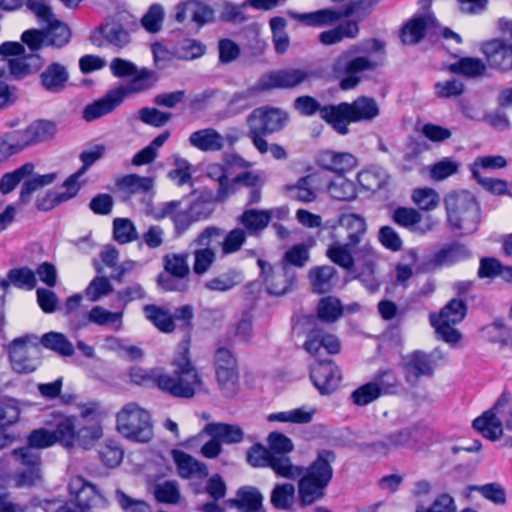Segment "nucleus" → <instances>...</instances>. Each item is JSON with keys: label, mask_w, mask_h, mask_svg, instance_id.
<instances>
[{"label": "nucleus", "mask_w": 512, "mask_h": 512, "mask_svg": "<svg viewBox=\"0 0 512 512\" xmlns=\"http://www.w3.org/2000/svg\"><path fill=\"white\" fill-rule=\"evenodd\" d=\"M32 62V29L25 30L21 42L5 41L0 44V76L12 80L30 74Z\"/></svg>", "instance_id": "39448f33"}, {"label": "nucleus", "mask_w": 512, "mask_h": 512, "mask_svg": "<svg viewBox=\"0 0 512 512\" xmlns=\"http://www.w3.org/2000/svg\"><path fill=\"white\" fill-rule=\"evenodd\" d=\"M483 336L487 341L501 346L512 344V327H509L504 318H495L491 323L482 328Z\"/></svg>", "instance_id": "79ce46f5"}, {"label": "nucleus", "mask_w": 512, "mask_h": 512, "mask_svg": "<svg viewBox=\"0 0 512 512\" xmlns=\"http://www.w3.org/2000/svg\"><path fill=\"white\" fill-rule=\"evenodd\" d=\"M310 379L320 395H330L342 380L340 368L333 360L318 361L310 369Z\"/></svg>", "instance_id": "aec40b11"}, {"label": "nucleus", "mask_w": 512, "mask_h": 512, "mask_svg": "<svg viewBox=\"0 0 512 512\" xmlns=\"http://www.w3.org/2000/svg\"><path fill=\"white\" fill-rule=\"evenodd\" d=\"M214 366L219 388L226 396H231L238 380L237 360L232 351L222 345L221 341L217 343L214 353Z\"/></svg>", "instance_id": "ddd939ff"}, {"label": "nucleus", "mask_w": 512, "mask_h": 512, "mask_svg": "<svg viewBox=\"0 0 512 512\" xmlns=\"http://www.w3.org/2000/svg\"><path fill=\"white\" fill-rule=\"evenodd\" d=\"M27 442L28 445L26 447L13 451L15 459L19 463L27 466V471L19 474L15 478V482L18 487L30 485L32 480V471L30 468V465L32 464V434L27 436Z\"/></svg>", "instance_id": "603ef678"}, {"label": "nucleus", "mask_w": 512, "mask_h": 512, "mask_svg": "<svg viewBox=\"0 0 512 512\" xmlns=\"http://www.w3.org/2000/svg\"><path fill=\"white\" fill-rule=\"evenodd\" d=\"M32 142L29 130L14 131L0 140V161L19 153Z\"/></svg>", "instance_id": "ea45409f"}, {"label": "nucleus", "mask_w": 512, "mask_h": 512, "mask_svg": "<svg viewBox=\"0 0 512 512\" xmlns=\"http://www.w3.org/2000/svg\"><path fill=\"white\" fill-rule=\"evenodd\" d=\"M278 476L289 480L299 478L302 466L294 465L287 455L273 456L269 467Z\"/></svg>", "instance_id": "864d4df0"}, {"label": "nucleus", "mask_w": 512, "mask_h": 512, "mask_svg": "<svg viewBox=\"0 0 512 512\" xmlns=\"http://www.w3.org/2000/svg\"><path fill=\"white\" fill-rule=\"evenodd\" d=\"M382 396L380 388L377 386V382H367L350 394L352 403L356 406H366Z\"/></svg>", "instance_id": "5fc2aeb1"}, {"label": "nucleus", "mask_w": 512, "mask_h": 512, "mask_svg": "<svg viewBox=\"0 0 512 512\" xmlns=\"http://www.w3.org/2000/svg\"><path fill=\"white\" fill-rule=\"evenodd\" d=\"M58 442L64 447L71 448L75 445V418L58 415L55 417V429L53 430Z\"/></svg>", "instance_id": "8fccbe9b"}, {"label": "nucleus", "mask_w": 512, "mask_h": 512, "mask_svg": "<svg viewBox=\"0 0 512 512\" xmlns=\"http://www.w3.org/2000/svg\"><path fill=\"white\" fill-rule=\"evenodd\" d=\"M272 457L269 447L255 443L248 449L246 460L254 468H268Z\"/></svg>", "instance_id": "0e129e2a"}, {"label": "nucleus", "mask_w": 512, "mask_h": 512, "mask_svg": "<svg viewBox=\"0 0 512 512\" xmlns=\"http://www.w3.org/2000/svg\"><path fill=\"white\" fill-rule=\"evenodd\" d=\"M391 219L396 225L419 234H425L432 230L433 226L431 222L421 225V213L414 208L404 206H397L392 212Z\"/></svg>", "instance_id": "c85d7f7f"}, {"label": "nucleus", "mask_w": 512, "mask_h": 512, "mask_svg": "<svg viewBox=\"0 0 512 512\" xmlns=\"http://www.w3.org/2000/svg\"><path fill=\"white\" fill-rule=\"evenodd\" d=\"M336 269L330 265L315 266L309 271V279L312 290L317 294H326L332 291V279L336 274Z\"/></svg>", "instance_id": "37998d69"}, {"label": "nucleus", "mask_w": 512, "mask_h": 512, "mask_svg": "<svg viewBox=\"0 0 512 512\" xmlns=\"http://www.w3.org/2000/svg\"><path fill=\"white\" fill-rule=\"evenodd\" d=\"M288 121L289 115L286 111L269 105L255 108L246 119L248 127L268 135L284 129Z\"/></svg>", "instance_id": "2eb2a0df"}, {"label": "nucleus", "mask_w": 512, "mask_h": 512, "mask_svg": "<svg viewBox=\"0 0 512 512\" xmlns=\"http://www.w3.org/2000/svg\"><path fill=\"white\" fill-rule=\"evenodd\" d=\"M336 106V104L321 105V103L310 95H302L297 97L293 102V108L302 116L311 117L319 113L322 120H324L334 130L333 121L329 120V108Z\"/></svg>", "instance_id": "473e14b6"}, {"label": "nucleus", "mask_w": 512, "mask_h": 512, "mask_svg": "<svg viewBox=\"0 0 512 512\" xmlns=\"http://www.w3.org/2000/svg\"><path fill=\"white\" fill-rule=\"evenodd\" d=\"M467 314V304L464 300L453 298L439 312L436 319L447 320L452 324L462 322Z\"/></svg>", "instance_id": "6e6d98bb"}, {"label": "nucleus", "mask_w": 512, "mask_h": 512, "mask_svg": "<svg viewBox=\"0 0 512 512\" xmlns=\"http://www.w3.org/2000/svg\"><path fill=\"white\" fill-rule=\"evenodd\" d=\"M490 68L502 73L512 71V44L501 38L486 41L481 46Z\"/></svg>", "instance_id": "5701e85b"}, {"label": "nucleus", "mask_w": 512, "mask_h": 512, "mask_svg": "<svg viewBox=\"0 0 512 512\" xmlns=\"http://www.w3.org/2000/svg\"><path fill=\"white\" fill-rule=\"evenodd\" d=\"M375 69V64L359 54V48L351 45L342 51L331 65L333 76L339 79V88L347 91L354 89L361 82L360 74Z\"/></svg>", "instance_id": "6e6552de"}, {"label": "nucleus", "mask_w": 512, "mask_h": 512, "mask_svg": "<svg viewBox=\"0 0 512 512\" xmlns=\"http://www.w3.org/2000/svg\"><path fill=\"white\" fill-rule=\"evenodd\" d=\"M243 281L241 272L230 269L217 277H214L204 284L210 291L226 292L233 289Z\"/></svg>", "instance_id": "3c124183"}, {"label": "nucleus", "mask_w": 512, "mask_h": 512, "mask_svg": "<svg viewBox=\"0 0 512 512\" xmlns=\"http://www.w3.org/2000/svg\"><path fill=\"white\" fill-rule=\"evenodd\" d=\"M469 247L457 240L441 246L431 257L422 264L423 271H434L444 266H452L458 262L471 258Z\"/></svg>", "instance_id": "a211bd4d"}, {"label": "nucleus", "mask_w": 512, "mask_h": 512, "mask_svg": "<svg viewBox=\"0 0 512 512\" xmlns=\"http://www.w3.org/2000/svg\"><path fill=\"white\" fill-rule=\"evenodd\" d=\"M182 200H172L159 204L154 213L155 220L169 218L174 226V238L184 235L192 224L196 223L188 208L181 209Z\"/></svg>", "instance_id": "4be33fe9"}, {"label": "nucleus", "mask_w": 512, "mask_h": 512, "mask_svg": "<svg viewBox=\"0 0 512 512\" xmlns=\"http://www.w3.org/2000/svg\"><path fill=\"white\" fill-rule=\"evenodd\" d=\"M333 240V243L329 245L326 251L327 257L341 268L347 271H352L355 267V258L353 254H355L358 247L342 243L339 239Z\"/></svg>", "instance_id": "58836bf2"}, {"label": "nucleus", "mask_w": 512, "mask_h": 512, "mask_svg": "<svg viewBox=\"0 0 512 512\" xmlns=\"http://www.w3.org/2000/svg\"><path fill=\"white\" fill-rule=\"evenodd\" d=\"M117 187L130 194L150 192L154 187V180L151 177L140 176L138 174H128L116 182Z\"/></svg>", "instance_id": "de8ad7c7"}, {"label": "nucleus", "mask_w": 512, "mask_h": 512, "mask_svg": "<svg viewBox=\"0 0 512 512\" xmlns=\"http://www.w3.org/2000/svg\"><path fill=\"white\" fill-rule=\"evenodd\" d=\"M164 8L161 4H152L141 19V24L149 33H157L162 28Z\"/></svg>", "instance_id": "e2e57ef3"}, {"label": "nucleus", "mask_w": 512, "mask_h": 512, "mask_svg": "<svg viewBox=\"0 0 512 512\" xmlns=\"http://www.w3.org/2000/svg\"><path fill=\"white\" fill-rule=\"evenodd\" d=\"M451 73L463 75L468 78L483 76L486 71V64L479 58L462 57L448 67Z\"/></svg>", "instance_id": "49530a36"}, {"label": "nucleus", "mask_w": 512, "mask_h": 512, "mask_svg": "<svg viewBox=\"0 0 512 512\" xmlns=\"http://www.w3.org/2000/svg\"><path fill=\"white\" fill-rule=\"evenodd\" d=\"M191 146L200 151H219L224 147L222 135L213 128L197 130L189 136Z\"/></svg>", "instance_id": "e433bc0d"}, {"label": "nucleus", "mask_w": 512, "mask_h": 512, "mask_svg": "<svg viewBox=\"0 0 512 512\" xmlns=\"http://www.w3.org/2000/svg\"><path fill=\"white\" fill-rule=\"evenodd\" d=\"M320 77L317 70L279 69L263 74L255 84V90L266 92L273 89H292L312 78Z\"/></svg>", "instance_id": "9b49d317"}, {"label": "nucleus", "mask_w": 512, "mask_h": 512, "mask_svg": "<svg viewBox=\"0 0 512 512\" xmlns=\"http://www.w3.org/2000/svg\"><path fill=\"white\" fill-rule=\"evenodd\" d=\"M173 459L177 467L178 475L184 479H190L193 476H197L198 478L208 476L207 466L184 451L174 450Z\"/></svg>", "instance_id": "c756f323"}, {"label": "nucleus", "mask_w": 512, "mask_h": 512, "mask_svg": "<svg viewBox=\"0 0 512 512\" xmlns=\"http://www.w3.org/2000/svg\"><path fill=\"white\" fill-rule=\"evenodd\" d=\"M125 100L123 88L109 90L104 96L87 104L82 110V119L88 123L115 111Z\"/></svg>", "instance_id": "393cba45"}, {"label": "nucleus", "mask_w": 512, "mask_h": 512, "mask_svg": "<svg viewBox=\"0 0 512 512\" xmlns=\"http://www.w3.org/2000/svg\"><path fill=\"white\" fill-rule=\"evenodd\" d=\"M323 229L331 230L332 239L343 238L342 232H344L347 239L345 244L357 247L367 232V224L362 216L349 213L341 214L336 222L326 221Z\"/></svg>", "instance_id": "4468645a"}, {"label": "nucleus", "mask_w": 512, "mask_h": 512, "mask_svg": "<svg viewBox=\"0 0 512 512\" xmlns=\"http://www.w3.org/2000/svg\"><path fill=\"white\" fill-rule=\"evenodd\" d=\"M247 239V233L242 228H234L227 234L224 233V239L221 244L224 255L233 254L241 249Z\"/></svg>", "instance_id": "69168bd1"}, {"label": "nucleus", "mask_w": 512, "mask_h": 512, "mask_svg": "<svg viewBox=\"0 0 512 512\" xmlns=\"http://www.w3.org/2000/svg\"><path fill=\"white\" fill-rule=\"evenodd\" d=\"M113 237L120 244L132 242L138 238L133 222L128 218H115L113 220Z\"/></svg>", "instance_id": "052dcab7"}, {"label": "nucleus", "mask_w": 512, "mask_h": 512, "mask_svg": "<svg viewBox=\"0 0 512 512\" xmlns=\"http://www.w3.org/2000/svg\"><path fill=\"white\" fill-rule=\"evenodd\" d=\"M413 202L424 211L435 209L439 203V195L432 188H417L412 193Z\"/></svg>", "instance_id": "774afa93"}, {"label": "nucleus", "mask_w": 512, "mask_h": 512, "mask_svg": "<svg viewBox=\"0 0 512 512\" xmlns=\"http://www.w3.org/2000/svg\"><path fill=\"white\" fill-rule=\"evenodd\" d=\"M203 432L211 437H217L226 444L240 443L244 432L240 426L221 422H212L205 425Z\"/></svg>", "instance_id": "4c0bfd02"}, {"label": "nucleus", "mask_w": 512, "mask_h": 512, "mask_svg": "<svg viewBox=\"0 0 512 512\" xmlns=\"http://www.w3.org/2000/svg\"><path fill=\"white\" fill-rule=\"evenodd\" d=\"M295 487L291 483L276 484L270 495V502L278 510H290L295 502Z\"/></svg>", "instance_id": "09e8293b"}, {"label": "nucleus", "mask_w": 512, "mask_h": 512, "mask_svg": "<svg viewBox=\"0 0 512 512\" xmlns=\"http://www.w3.org/2000/svg\"><path fill=\"white\" fill-rule=\"evenodd\" d=\"M91 323L104 326L114 325V330L119 331L122 327V312H111L101 306H94L89 311Z\"/></svg>", "instance_id": "13d9d810"}, {"label": "nucleus", "mask_w": 512, "mask_h": 512, "mask_svg": "<svg viewBox=\"0 0 512 512\" xmlns=\"http://www.w3.org/2000/svg\"><path fill=\"white\" fill-rule=\"evenodd\" d=\"M164 269L178 279L186 278L189 274V266L186 254H167L164 256Z\"/></svg>", "instance_id": "680f3d73"}, {"label": "nucleus", "mask_w": 512, "mask_h": 512, "mask_svg": "<svg viewBox=\"0 0 512 512\" xmlns=\"http://www.w3.org/2000/svg\"><path fill=\"white\" fill-rule=\"evenodd\" d=\"M36 280H39L47 288L57 286L59 276L56 266L48 261L40 263L36 269H34V287L36 286Z\"/></svg>", "instance_id": "338daca9"}, {"label": "nucleus", "mask_w": 512, "mask_h": 512, "mask_svg": "<svg viewBox=\"0 0 512 512\" xmlns=\"http://www.w3.org/2000/svg\"><path fill=\"white\" fill-rule=\"evenodd\" d=\"M444 359V353L435 348L427 353L415 350L403 357V369L407 383L414 385L421 377H431L435 367Z\"/></svg>", "instance_id": "f8f14e48"}, {"label": "nucleus", "mask_w": 512, "mask_h": 512, "mask_svg": "<svg viewBox=\"0 0 512 512\" xmlns=\"http://www.w3.org/2000/svg\"><path fill=\"white\" fill-rule=\"evenodd\" d=\"M172 316L174 321H181L180 329L184 331V336L178 344L172 360L173 374H160L156 378V383L160 390L173 397L189 399L195 395L197 390L201 389L203 384L190 358L193 308L191 305L180 306L175 309Z\"/></svg>", "instance_id": "f257e3e1"}, {"label": "nucleus", "mask_w": 512, "mask_h": 512, "mask_svg": "<svg viewBox=\"0 0 512 512\" xmlns=\"http://www.w3.org/2000/svg\"><path fill=\"white\" fill-rule=\"evenodd\" d=\"M40 343L44 348L49 349L63 357H70L75 353L73 344L64 334L60 332L51 331L45 333L41 337Z\"/></svg>", "instance_id": "a18cd8bd"}, {"label": "nucleus", "mask_w": 512, "mask_h": 512, "mask_svg": "<svg viewBox=\"0 0 512 512\" xmlns=\"http://www.w3.org/2000/svg\"><path fill=\"white\" fill-rule=\"evenodd\" d=\"M117 429L127 439L146 443L153 437L151 416L137 404L126 405L117 414Z\"/></svg>", "instance_id": "1a4fd4ad"}, {"label": "nucleus", "mask_w": 512, "mask_h": 512, "mask_svg": "<svg viewBox=\"0 0 512 512\" xmlns=\"http://www.w3.org/2000/svg\"><path fill=\"white\" fill-rule=\"evenodd\" d=\"M471 174L472 178L489 193L497 196L511 195L508 190L509 183L506 180L483 177L477 167L471 169Z\"/></svg>", "instance_id": "bf43d9fd"}, {"label": "nucleus", "mask_w": 512, "mask_h": 512, "mask_svg": "<svg viewBox=\"0 0 512 512\" xmlns=\"http://www.w3.org/2000/svg\"><path fill=\"white\" fill-rule=\"evenodd\" d=\"M31 343V337L25 335L15 338L7 346L10 365L14 372L29 374L32 371Z\"/></svg>", "instance_id": "a878e982"}, {"label": "nucleus", "mask_w": 512, "mask_h": 512, "mask_svg": "<svg viewBox=\"0 0 512 512\" xmlns=\"http://www.w3.org/2000/svg\"><path fill=\"white\" fill-rule=\"evenodd\" d=\"M336 458L334 450L320 449L307 467L302 466L297 484V504L300 508L311 506L325 497L333 479L332 464Z\"/></svg>", "instance_id": "f03ea898"}, {"label": "nucleus", "mask_w": 512, "mask_h": 512, "mask_svg": "<svg viewBox=\"0 0 512 512\" xmlns=\"http://www.w3.org/2000/svg\"><path fill=\"white\" fill-rule=\"evenodd\" d=\"M260 277L266 285L269 295L282 296L288 293L295 284L296 276L291 267L282 265L280 271H275L272 265L264 259H258Z\"/></svg>", "instance_id": "f3484780"}, {"label": "nucleus", "mask_w": 512, "mask_h": 512, "mask_svg": "<svg viewBox=\"0 0 512 512\" xmlns=\"http://www.w3.org/2000/svg\"><path fill=\"white\" fill-rule=\"evenodd\" d=\"M451 229L463 234L474 233L480 221V206L475 196L466 190L454 191L444 199Z\"/></svg>", "instance_id": "20e7f679"}, {"label": "nucleus", "mask_w": 512, "mask_h": 512, "mask_svg": "<svg viewBox=\"0 0 512 512\" xmlns=\"http://www.w3.org/2000/svg\"><path fill=\"white\" fill-rule=\"evenodd\" d=\"M264 497L255 486H242L236 491V497L227 503L238 512H266L263 506Z\"/></svg>", "instance_id": "cd10ccee"}, {"label": "nucleus", "mask_w": 512, "mask_h": 512, "mask_svg": "<svg viewBox=\"0 0 512 512\" xmlns=\"http://www.w3.org/2000/svg\"><path fill=\"white\" fill-rule=\"evenodd\" d=\"M440 23L434 13L415 14L401 28L400 38L404 44L415 45L421 42L430 31L436 32Z\"/></svg>", "instance_id": "412c9836"}, {"label": "nucleus", "mask_w": 512, "mask_h": 512, "mask_svg": "<svg viewBox=\"0 0 512 512\" xmlns=\"http://www.w3.org/2000/svg\"><path fill=\"white\" fill-rule=\"evenodd\" d=\"M357 179L365 190L377 192L387 189L390 175L383 167L371 166L361 171L358 174Z\"/></svg>", "instance_id": "c9c22d12"}, {"label": "nucleus", "mask_w": 512, "mask_h": 512, "mask_svg": "<svg viewBox=\"0 0 512 512\" xmlns=\"http://www.w3.org/2000/svg\"><path fill=\"white\" fill-rule=\"evenodd\" d=\"M69 79L67 69L60 63L54 62L40 74V83L43 88L52 93L61 92Z\"/></svg>", "instance_id": "72a5a7b5"}, {"label": "nucleus", "mask_w": 512, "mask_h": 512, "mask_svg": "<svg viewBox=\"0 0 512 512\" xmlns=\"http://www.w3.org/2000/svg\"><path fill=\"white\" fill-rule=\"evenodd\" d=\"M158 81L159 75L155 70L137 67V72L132 76L128 85H120L118 88L124 89L126 98L130 93H141L151 89Z\"/></svg>", "instance_id": "a19ab883"}, {"label": "nucleus", "mask_w": 512, "mask_h": 512, "mask_svg": "<svg viewBox=\"0 0 512 512\" xmlns=\"http://www.w3.org/2000/svg\"><path fill=\"white\" fill-rule=\"evenodd\" d=\"M379 0H351L341 9L324 8L314 12L299 13L288 10L287 15L309 27H324L333 25L343 18L358 16V21L368 16Z\"/></svg>", "instance_id": "423d86ee"}, {"label": "nucleus", "mask_w": 512, "mask_h": 512, "mask_svg": "<svg viewBox=\"0 0 512 512\" xmlns=\"http://www.w3.org/2000/svg\"><path fill=\"white\" fill-rule=\"evenodd\" d=\"M360 32L358 22L348 20L338 24L336 27L322 31L318 40L325 46H331L342 42L344 39H355Z\"/></svg>", "instance_id": "7c9ffc66"}, {"label": "nucleus", "mask_w": 512, "mask_h": 512, "mask_svg": "<svg viewBox=\"0 0 512 512\" xmlns=\"http://www.w3.org/2000/svg\"><path fill=\"white\" fill-rule=\"evenodd\" d=\"M318 163L326 170L343 174L354 168L357 160L351 153L325 151L320 154Z\"/></svg>", "instance_id": "2f4dec72"}, {"label": "nucleus", "mask_w": 512, "mask_h": 512, "mask_svg": "<svg viewBox=\"0 0 512 512\" xmlns=\"http://www.w3.org/2000/svg\"><path fill=\"white\" fill-rule=\"evenodd\" d=\"M512 401V395L503 391L494 405L482 415L475 418L472 427L484 438L490 441L498 440L503 434L502 421L497 417L500 409Z\"/></svg>", "instance_id": "dca6fc26"}, {"label": "nucleus", "mask_w": 512, "mask_h": 512, "mask_svg": "<svg viewBox=\"0 0 512 512\" xmlns=\"http://www.w3.org/2000/svg\"><path fill=\"white\" fill-rule=\"evenodd\" d=\"M328 192L332 198L339 201H351L357 196L355 184L344 177L332 181L328 186Z\"/></svg>", "instance_id": "4d7b16f0"}, {"label": "nucleus", "mask_w": 512, "mask_h": 512, "mask_svg": "<svg viewBox=\"0 0 512 512\" xmlns=\"http://www.w3.org/2000/svg\"><path fill=\"white\" fill-rule=\"evenodd\" d=\"M89 41L98 48L110 45L123 49L131 42V35L121 23L107 22L91 31Z\"/></svg>", "instance_id": "6ab92c4d"}, {"label": "nucleus", "mask_w": 512, "mask_h": 512, "mask_svg": "<svg viewBox=\"0 0 512 512\" xmlns=\"http://www.w3.org/2000/svg\"><path fill=\"white\" fill-rule=\"evenodd\" d=\"M344 314L342 302L336 296H324L319 299L316 314H305L298 318V325H316L318 321L332 324L337 322Z\"/></svg>", "instance_id": "b1692460"}, {"label": "nucleus", "mask_w": 512, "mask_h": 512, "mask_svg": "<svg viewBox=\"0 0 512 512\" xmlns=\"http://www.w3.org/2000/svg\"><path fill=\"white\" fill-rule=\"evenodd\" d=\"M34 15L40 29L34 28V72L42 66L38 51L43 47L62 48L71 40L67 24L59 20L52 8L44 2L34 0Z\"/></svg>", "instance_id": "7ed1b4c3"}, {"label": "nucleus", "mask_w": 512, "mask_h": 512, "mask_svg": "<svg viewBox=\"0 0 512 512\" xmlns=\"http://www.w3.org/2000/svg\"><path fill=\"white\" fill-rule=\"evenodd\" d=\"M329 120L339 135L350 133L349 123L370 122L380 114V108L373 97L359 96L353 102H340L329 108Z\"/></svg>", "instance_id": "0eeeda50"}, {"label": "nucleus", "mask_w": 512, "mask_h": 512, "mask_svg": "<svg viewBox=\"0 0 512 512\" xmlns=\"http://www.w3.org/2000/svg\"><path fill=\"white\" fill-rule=\"evenodd\" d=\"M70 503L80 512H92L94 507L107 508L109 500L98 487L80 475L70 478L68 483Z\"/></svg>", "instance_id": "9d476101"}, {"label": "nucleus", "mask_w": 512, "mask_h": 512, "mask_svg": "<svg viewBox=\"0 0 512 512\" xmlns=\"http://www.w3.org/2000/svg\"><path fill=\"white\" fill-rule=\"evenodd\" d=\"M20 182H23L20 199L22 202H28L32 193V164L27 163L13 172L4 174L0 179V192L10 193Z\"/></svg>", "instance_id": "bb28decb"}, {"label": "nucleus", "mask_w": 512, "mask_h": 512, "mask_svg": "<svg viewBox=\"0 0 512 512\" xmlns=\"http://www.w3.org/2000/svg\"><path fill=\"white\" fill-rule=\"evenodd\" d=\"M143 312L145 317L161 332L170 333L174 331L175 322L168 309L155 304H147L144 306Z\"/></svg>", "instance_id": "c03bdc74"}, {"label": "nucleus", "mask_w": 512, "mask_h": 512, "mask_svg": "<svg viewBox=\"0 0 512 512\" xmlns=\"http://www.w3.org/2000/svg\"><path fill=\"white\" fill-rule=\"evenodd\" d=\"M250 236H259L269 225V215L265 210L245 209L237 219Z\"/></svg>", "instance_id": "f704fd0d"}]
</instances>
